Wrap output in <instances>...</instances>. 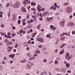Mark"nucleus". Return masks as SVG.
Listing matches in <instances>:
<instances>
[{"label": "nucleus", "mask_w": 75, "mask_h": 75, "mask_svg": "<svg viewBox=\"0 0 75 75\" xmlns=\"http://www.w3.org/2000/svg\"><path fill=\"white\" fill-rule=\"evenodd\" d=\"M66 11L68 13H71V11H72V8H71V7L70 6L67 7L66 9Z\"/></svg>", "instance_id": "2"}, {"label": "nucleus", "mask_w": 75, "mask_h": 75, "mask_svg": "<svg viewBox=\"0 0 75 75\" xmlns=\"http://www.w3.org/2000/svg\"><path fill=\"white\" fill-rule=\"evenodd\" d=\"M65 33H63L62 34L60 35V37H62V36H63V35H65Z\"/></svg>", "instance_id": "28"}, {"label": "nucleus", "mask_w": 75, "mask_h": 75, "mask_svg": "<svg viewBox=\"0 0 75 75\" xmlns=\"http://www.w3.org/2000/svg\"><path fill=\"white\" fill-rule=\"evenodd\" d=\"M28 64H30L31 66H34V64L32 62H31L29 61L28 62Z\"/></svg>", "instance_id": "16"}, {"label": "nucleus", "mask_w": 75, "mask_h": 75, "mask_svg": "<svg viewBox=\"0 0 75 75\" xmlns=\"http://www.w3.org/2000/svg\"><path fill=\"white\" fill-rule=\"evenodd\" d=\"M28 27L29 28H32L33 27V25L32 24H30Z\"/></svg>", "instance_id": "25"}, {"label": "nucleus", "mask_w": 75, "mask_h": 75, "mask_svg": "<svg viewBox=\"0 0 75 75\" xmlns=\"http://www.w3.org/2000/svg\"><path fill=\"white\" fill-rule=\"evenodd\" d=\"M41 7L39 5H38L37 7V9H41Z\"/></svg>", "instance_id": "21"}, {"label": "nucleus", "mask_w": 75, "mask_h": 75, "mask_svg": "<svg viewBox=\"0 0 75 75\" xmlns=\"http://www.w3.org/2000/svg\"><path fill=\"white\" fill-rule=\"evenodd\" d=\"M72 34H73V35H74V34H75V31H72Z\"/></svg>", "instance_id": "55"}, {"label": "nucleus", "mask_w": 75, "mask_h": 75, "mask_svg": "<svg viewBox=\"0 0 75 75\" xmlns=\"http://www.w3.org/2000/svg\"><path fill=\"white\" fill-rule=\"evenodd\" d=\"M54 6H52L50 8V10H52V9H53L54 8Z\"/></svg>", "instance_id": "49"}, {"label": "nucleus", "mask_w": 75, "mask_h": 75, "mask_svg": "<svg viewBox=\"0 0 75 75\" xmlns=\"http://www.w3.org/2000/svg\"><path fill=\"white\" fill-rule=\"evenodd\" d=\"M9 45H11V43L8 42V43L7 44V46H8Z\"/></svg>", "instance_id": "26"}, {"label": "nucleus", "mask_w": 75, "mask_h": 75, "mask_svg": "<svg viewBox=\"0 0 75 75\" xmlns=\"http://www.w3.org/2000/svg\"><path fill=\"white\" fill-rule=\"evenodd\" d=\"M54 63H55V64L57 65V64H58V62L57 61H55L54 62Z\"/></svg>", "instance_id": "43"}, {"label": "nucleus", "mask_w": 75, "mask_h": 75, "mask_svg": "<svg viewBox=\"0 0 75 75\" xmlns=\"http://www.w3.org/2000/svg\"><path fill=\"white\" fill-rule=\"evenodd\" d=\"M60 52H62L63 53H64V49L62 50V51H60Z\"/></svg>", "instance_id": "44"}, {"label": "nucleus", "mask_w": 75, "mask_h": 75, "mask_svg": "<svg viewBox=\"0 0 75 75\" xmlns=\"http://www.w3.org/2000/svg\"><path fill=\"white\" fill-rule=\"evenodd\" d=\"M16 49H15L13 50V51L14 52H16Z\"/></svg>", "instance_id": "53"}, {"label": "nucleus", "mask_w": 75, "mask_h": 75, "mask_svg": "<svg viewBox=\"0 0 75 75\" xmlns=\"http://www.w3.org/2000/svg\"><path fill=\"white\" fill-rule=\"evenodd\" d=\"M22 24L23 25H25V24H26V23L25 22H23Z\"/></svg>", "instance_id": "60"}, {"label": "nucleus", "mask_w": 75, "mask_h": 75, "mask_svg": "<svg viewBox=\"0 0 75 75\" xmlns=\"http://www.w3.org/2000/svg\"><path fill=\"white\" fill-rule=\"evenodd\" d=\"M58 41H59V39H57V43L55 44L56 45H57V44H58Z\"/></svg>", "instance_id": "40"}, {"label": "nucleus", "mask_w": 75, "mask_h": 75, "mask_svg": "<svg viewBox=\"0 0 75 75\" xmlns=\"http://www.w3.org/2000/svg\"><path fill=\"white\" fill-rule=\"evenodd\" d=\"M65 45H66V44H64L60 47V48H63Z\"/></svg>", "instance_id": "27"}, {"label": "nucleus", "mask_w": 75, "mask_h": 75, "mask_svg": "<svg viewBox=\"0 0 75 75\" xmlns=\"http://www.w3.org/2000/svg\"><path fill=\"white\" fill-rule=\"evenodd\" d=\"M38 47L39 48H42V46L41 45H39Z\"/></svg>", "instance_id": "62"}, {"label": "nucleus", "mask_w": 75, "mask_h": 75, "mask_svg": "<svg viewBox=\"0 0 75 75\" xmlns=\"http://www.w3.org/2000/svg\"><path fill=\"white\" fill-rule=\"evenodd\" d=\"M21 10H22V11H23V12H25L26 11V10H25V8L23 7H22L21 8Z\"/></svg>", "instance_id": "12"}, {"label": "nucleus", "mask_w": 75, "mask_h": 75, "mask_svg": "<svg viewBox=\"0 0 75 75\" xmlns=\"http://www.w3.org/2000/svg\"><path fill=\"white\" fill-rule=\"evenodd\" d=\"M18 44H15V48H17V47H18Z\"/></svg>", "instance_id": "33"}, {"label": "nucleus", "mask_w": 75, "mask_h": 75, "mask_svg": "<svg viewBox=\"0 0 75 75\" xmlns=\"http://www.w3.org/2000/svg\"><path fill=\"white\" fill-rule=\"evenodd\" d=\"M65 38V37H62L61 38V40H62V41H63L64 40V39Z\"/></svg>", "instance_id": "31"}, {"label": "nucleus", "mask_w": 75, "mask_h": 75, "mask_svg": "<svg viewBox=\"0 0 75 75\" xmlns=\"http://www.w3.org/2000/svg\"><path fill=\"white\" fill-rule=\"evenodd\" d=\"M12 35L13 37H14L16 35V33H14L13 34H12Z\"/></svg>", "instance_id": "52"}, {"label": "nucleus", "mask_w": 75, "mask_h": 75, "mask_svg": "<svg viewBox=\"0 0 75 75\" xmlns=\"http://www.w3.org/2000/svg\"><path fill=\"white\" fill-rule=\"evenodd\" d=\"M19 6L18 5V4H14V6L16 8H18L19 7Z\"/></svg>", "instance_id": "14"}, {"label": "nucleus", "mask_w": 75, "mask_h": 75, "mask_svg": "<svg viewBox=\"0 0 75 75\" xmlns=\"http://www.w3.org/2000/svg\"><path fill=\"white\" fill-rule=\"evenodd\" d=\"M20 32L21 33H23V30H21Z\"/></svg>", "instance_id": "58"}, {"label": "nucleus", "mask_w": 75, "mask_h": 75, "mask_svg": "<svg viewBox=\"0 0 75 75\" xmlns=\"http://www.w3.org/2000/svg\"><path fill=\"white\" fill-rule=\"evenodd\" d=\"M13 47H11L10 46H9L7 47L8 52H10L11 51H12L13 50Z\"/></svg>", "instance_id": "5"}, {"label": "nucleus", "mask_w": 75, "mask_h": 75, "mask_svg": "<svg viewBox=\"0 0 75 75\" xmlns=\"http://www.w3.org/2000/svg\"><path fill=\"white\" fill-rule=\"evenodd\" d=\"M68 4H69V3H66L64 4V6H68Z\"/></svg>", "instance_id": "20"}, {"label": "nucleus", "mask_w": 75, "mask_h": 75, "mask_svg": "<svg viewBox=\"0 0 75 75\" xmlns=\"http://www.w3.org/2000/svg\"><path fill=\"white\" fill-rule=\"evenodd\" d=\"M37 40L38 41H40V42H42L43 41H44V39L41 38H38Z\"/></svg>", "instance_id": "7"}, {"label": "nucleus", "mask_w": 75, "mask_h": 75, "mask_svg": "<svg viewBox=\"0 0 75 75\" xmlns=\"http://www.w3.org/2000/svg\"><path fill=\"white\" fill-rule=\"evenodd\" d=\"M27 43V42H24L23 44V46H25V45H26V43Z\"/></svg>", "instance_id": "47"}, {"label": "nucleus", "mask_w": 75, "mask_h": 75, "mask_svg": "<svg viewBox=\"0 0 75 75\" xmlns=\"http://www.w3.org/2000/svg\"><path fill=\"white\" fill-rule=\"evenodd\" d=\"M61 69L62 71H61V72H66V71H67V69L64 67L62 68Z\"/></svg>", "instance_id": "9"}, {"label": "nucleus", "mask_w": 75, "mask_h": 75, "mask_svg": "<svg viewBox=\"0 0 75 75\" xmlns=\"http://www.w3.org/2000/svg\"><path fill=\"white\" fill-rule=\"evenodd\" d=\"M12 41V42H14V41H15V39H12V40H11Z\"/></svg>", "instance_id": "64"}, {"label": "nucleus", "mask_w": 75, "mask_h": 75, "mask_svg": "<svg viewBox=\"0 0 75 75\" xmlns=\"http://www.w3.org/2000/svg\"><path fill=\"white\" fill-rule=\"evenodd\" d=\"M40 54V52L39 50H37L36 52H35V54Z\"/></svg>", "instance_id": "19"}, {"label": "nucleus", "mask_w": 75, "mask_h": 75, "mask_svg": "<svg viewBox=\"0 0 75 75\" xmlns=\"http://www.w3.org/2000/svg\"><path fill=\"white\" fill-rule=\"evenodd\" d=\"M16 20V15L15 14H14L13 17L12 21H14Z\"/></svg>", "instance_id": "8"}, {"label": "nucleus", "mask_w": 75, "mask_h": 75, "mask_svg": "<svg viewBox=\"0 0 75 75\" xmlns=\"http://www.w3.org/2000/svg\"><path fill=\"white\" fill-rule=\"evenodd\" d=\"M30 59H35V57H31L30 58H29V60H30Z\"/></svg>", "instance_id": "38"}, {"label": "nucleus", "mask_w": 75, "mask_h": 75, "mask_svg": "<svg viewBox=\"0 0 75 75\" xmlns=\"http://www.w3.org/2000/svg\"><path fill=\"white\" fill-rule=\"evenodd\" d=\"M46 37L47 38H50L51 37V36L50 35H46Z\"/></svg>", "instance_id": "30"}, {"label": "nucleus", "mask_w": 75, "mask_h": 75, "mask_svg": "<svg viewBox=\"0 0 75 75\" xmlns=\"http://www.w3.org/2000/svg\"><path fill=\"white\" fill-rule=\"evenodd\" d=\"M7 38H11V37L10 36H8Z\"/></svg>", "instance_id": "61"}, {"label": "nucleus", "mask_w": 75, "mask_h": 75, "mask_svg": "<svg viewBox=\"0 0 75 75\" xmlns=\"http://www.w3.org/2000/svg\"><path fill=\"white\" fill-rule=\"evenodd\" d=\"M50 28H54V26L52 25H50Z\"/></svg>", "instance_id": "34"}, {"label": "nucleus", "mask_w": 75, "mask_h": 75, "mask_svg": "<svg viewBox=\"0 0 75 75\" xmlns=\"http://www.w3.org/2000/svg\"><path fill=\"white\" fill-rule=\"evenodd\" d=\"M8 35H11V33H7Z\"/></svg>", "instance_id": "57"}, {"label": "nucleus", "mask_w": 75, "mask_h": 75, "mask_svg": "<svg viewBox=\"0 0 75 75\" xmlns=\"http://www.w3.org/2000/svg\"><path fill=\"white\" fill-rule=\"evenodd\" d=\"M43 61L44 62H47V60L46 59H43Z\"/></svg>", "instance_id": "36"}, {"label": "nucleus", "mask_w": 75, "mask_h": 75, "mask_svg": "<svg viewBox=\"0 0 75 75\" xmlns=\"http://www.w3.org/2000/svg\"><path fill=\"white\" fill-rule=\"evenodd\" d=\"M15 56V54H12V55H9V57H12V58H13Z\"/></svg>", "instance_id": "11"}, {"label": "nucleus", "mask_w": 75, "mask_h": 75, "mask_svg": "<svg viewBox=\"0 0 75 75\" xmlns=\"http://www.w3.org/2000/svg\"><path fill=\"white\" fill-rule=\"evenodd\" d=\"M10 12H11L10 11H9L8 14V17H10Z\"/></svg>", "instance_id": "29"}, {"label": "nucleus", "mask_w": 75, "mask_h": 75, "mask_svg": "<svg viewBox=\"0 0 75 75\" xmlns=\"http://www.w3.org/2000/svg\"><path fill=\"white\" fill-rule=\"evenodd\" d=\"M20 62H21V63H25V62H27V60L25 59L23 61H20Z\"/></svg>", "instance_id": "17"}, {"label": "nucleus", "mask_w": 75, "mask_h": 75, "mask_svg": "<svg viewBox=\"0 0 75 75\" xmlns=\"http://www.w3.org/2000/svg\"><path fill=\"white\" fill-rule=\"evenodd\" d=\"M27 68L28 69H30L31 68V67L29 64H27Z\"/></svg>", "instance_id": "10"}, {"label": "nucleus", "mask_w": 75, "mask_h": 75, "mask_svg": "<svg viewBox=\"0 0 75 75\" xmlns=\"http://www.w3.org/2000/svg\"><path fill=\"white\" fill-rule=\"evenodd\" d=\"M8 41H9L6 39L4 41V42H5V43H7V42H8Z\"/></svg>", "instance_id": "23"}, {"label": "nucleus", "mask_w": 75, "mask_h": 75, "mask_svg": "<svg viewBox=\"0 0 75 75\" xmlns=\"http://www.w3.org/2000/svg\"><path fill=\"white\" fill-rule=\"evenodd\" d=\"M38 10V11L39 12H40V11H41V9H37Z\"/></svg>", "instance_id": "45"}, {"label": "nucleus", "mask_w": 75, "mask_h": 75, "mask_svg": "<svg viewBox=\"0 0 75 75\" xmlns=\"http://www.w3.org/2000/svg\"><path fill=\"white\" fill-rule=\"evenodd\" d=\"M73 16L72 15H71L69 16V18H70V19H72V18Z\"/></svg>", "instance_id": "51"}, {"label": "nucleus", "mask_w": 75, "mask_h": 75, "mask_svg": "<svg viewBox=\"0 0 75 75\" xmlns=\"http://www.w3.org/2000/svg\"><path fill=\"white\" fill-rule=\"evenodd\" d=\"M64 34L65 35H66L67 36H70V35H70V32L68 33H65Z\"/></svg>", "instance_id": "18"}, {"label": "nucleus", "mask_w": 75, "mask_h": 75, "mask_svg": "<svg viewBox=\"0 0 75 75\" xmlns=\"http://www.w3.org/2000/svg\"><path fill=\"white\" fill-rule=\"evenodd\" d=\"M64 64L67 65L68 63H67V62L66 61H64Z\"/></svg>", "instance_id": "59"}, {"label": "nucleus", "mask_w": 75, "mask_h": 75, "mask_svg": "<svg viewBox=\"0 0 75 75\" xmlns=\"http://www.w3.org/2000/svg\"><path fill=\"white\" fill-rule=\"evenodd\" d=\"M65 58L67 60H69L72 58V56L70 55L69 53H68L66 55Z\"/></svg>", "instance_id": "1"}, {"label": "nucleus", "mask_w": 75, "mask_h": 75, "mask_svg": "<svg viewBox=\"0 0 75 75\" xmlns=\"http://www.w3.org/2000/svg\"><path fill=\"white\" fill-rule=\"evenodd\" d=\"M1 27H2L3 28V27H4V25L2 24L1 25Z\"/></svg>", "instance_id": "56"}, {"label": "nucleus", "mask_w": 75, "mask_h": 75, "mask_svg": "<svg viewBox=\"0 0 75 75\" xmlns=\"http://www.w3.org/2000/svg\"><path fill=\"white\" fill-rule=\"evenodd\" d=\"M20 22H21V21L20 20H18V23L19 24H20Z\"/></svg>", "instance_id": "41"}, {"label": "nucleus", "mask_w": 75, "mask_h": 75, "mask_svg": "<svg viewBox=\"0 0 75 75\" xmlns=\"http://www.w3.org/2000/svg\"><path fill=\"white\" fill-rule=\"evenodd\" d=\"M30 17V15L29 14H28L27 15V19H28Z\"/></svg>", "instance_id": "35"}, {"label": "nucleus", "mask_w": 75, "mask_h": 75, "mask_svg": "<svg viewBox=\"0 0 75 75\" xmlns=\"http://www.w3.org/2000/svg\"><path fill=\"white\" fill-rule=\"evenodd\" d=\"M75 25V23L73 22L69 23L68 24V26H70L71 27H73V26Z\"/></svg>", "instance_id": "6"}, {"label": "nucleus", "mask_w": 75, "mask_h": 75, "mask_svg": "<svg viewBox=\"0 0 75 75\" xmlns=\"http://www.w3.org/2000/svg\"><path fill=\"white\" fill-rule=\"evenodd\" d=\"M46 20L47 21H49V22H51L53 20V17H51L49 18H47Z\"/></svg>", "instance_id": "4"}, {"label": "nucleus", "mask_w": 75, "mask_h": 75, "mask_svg": "<svg viewBox=\"0 0 75 75\" xmlns=\"http://www.w3.org/2000/svg\"><path fill=\"white\" fill-rule=\"evenodd\" d=\"M40 25H39L37 27V29H38V30H40Z\"/></svg>", "instance_id": "32"}, {"label": "nucleus", "mask_w": 75, "mask_h": 75, "mask_svg": "<svg viewBox=\"0 0 75 75\" xmlns=\"http://www.w3.org/2000/svg\"><path fill=\"white\" fill-rule=\"evenodd\" d=\"M18 18L19 19H21V16H18Z\"/></svg>", "instance_id": "63"}, {"label": "nucleus", "mask_w": 75, "mask_h": 75, "mask_svg": "<svg viewBox=\"0 0 75 75\" xmlns=\"http://www.w3.org/2000/svg\"><path fill=\"white\" fill-rule=\"evenodd\" d=\"M10 5V4H9V3H8L6 5V7H9V6Z\"/></svg>", "instance_id": "37"}, {"label": "nucleus", "mask_w": 75, "mask_h": 75, "mask_svg": "<svg viewBox=\"0 0 75 75\" xmlns=\"http://www.w3.org/2000/svg\"><path fill=\"white\" fill-rule=\"evenodd\" d=\"M42 75H47V72L46 71H43L42 72Z\"/></svg>", "instance_id": "15"}, {"label": "nucleus", "mask_w": 75, "mask_h": 75, "mask_svg": "<svg viewBox=\"0 0 75 75\" xmlns=\"http://www.w3.org/2000/svg\"><path fill=\"white\" fill-rule=\"evenodd\" d=\"M65 21H62L59 23V24L62 27H64L65 26Z\"/></svg>", "instance_id": "3"}, {"label": "nucleus", "mask_w": 75, "mask_h": 75, "mask_svg": "<svg viewBox=\"0 0 75 75\" xmlns=\"http://www.w3.org/2000/svg\"><path fill=\"white\" fill-rule=\"evenodd\" d=\"M38 55V54H34V57H37V56Z\"/></svg>", "instance_id": "54"}, {"label": "nucleus", "mask_w": 75, "mask_h": 75, "mask_svg": "<svg viewBox=\"0 0 75 75\" xmlns=\"http://www.w3.org/2000/svg\"><path fill=\"white\" fill-rule=\"evenodd\" d=\"M43 20V19L42 18H40V21H42V20Z\"/></svg>", "instance_id": "50"}, {"label": "nucleus", "mask_w": 75, "mask_h": 75, "mask_svg": "<svg viewBox=\"0 0 75 75\" xmlns=\"http://www.w3.org/2000/svg\"><path fill=\"white\" fill-rule=\"evenodd\" d=\"M48 12L46 11L43 13V15L44 16H47V14H48Z\"/></svg>", "instance_id": "13"}, {"label": "nucleus", "mask_w": 75, "mask_h": 75, "mask_svg": "<svg viewBox=\"0 0 75 75\" xmlns=\"http://www.w3.org/2000/svg\"><path fill=\"white\" fill-rule=\"evenodd\" d=\"M31 6H35L36 4L34 2H32L31 4Z\"/></svg>", "instance_id": "24"}, {"label": "nucleus", "mask_w": 75, "mask_h": 75, "mask_svg": "<svg viewBox=\"0 0 75 75\" xmlns=\"http://www.w3.org/2000/svg\"><path fill=\"white\" fill-rule=\"evenodd\" d=\"M32 18H33L34 19H35L36 18V17L35 16H32Z\"/></svg>", "instance_id": "46"}, {"label": "nucleus", "mask_w": 75, "mask_h": 75, "mask_svg": "<svg viewBox=\"0 0 75 75\" xmlns=\"http://www.w3.org/2000/svg\"><path fill=\"white\" fill-rule=\"evenodd\" d=\"M54 7H57V4L56 3H55L54 4Z\"/></svg>", "instance_id": "39"}, {"label": "nucleus", "mask_w": 75, "mask_h": 75, "mask_svg": "<svg viewBox=\"0 0 75 75\" xmlns=\"http://www.w3.org/2000/svg\"><path fill=\"white\" fill-rule=\"evenodd\" d=\"M31 10H33V11H36V9L34 8V9L32 8L31 9Z\"/></svg>", "instance_id": "48"}, {"label": "nucleus", "mask_w": 75, "mask_h": 75, "mask_svg": "<svg viewBox=\"0 0 75 75\" xmlns=\"http://www.w3.org/2000/svg\"><path fill=\"white\" fill-rule=\"evenodd\" d=\"M57 30V28L56 27H54V28L52 29V30L53 31H55V30Z\"/></svg>", "instance_id": "42"}, {"label": "nucleus", "mask_w": 75, "mask_h": 75, "mask_svg": "<svg viewBox=\"0 0 75 75\" xmlns=\"http://www.w3.org/2000/svg\"><path fill=\"white\" fill-rule=\"evenodd\" d=\"M66 67H67V68H69V67H70V64H66Z\"/></svg>", "instance_id": "22"}]
</instances>
